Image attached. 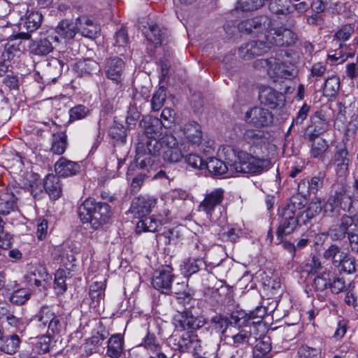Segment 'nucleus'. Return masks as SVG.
Segmentation results:
<instances>
[{
  "label": "nucleus",
  "mask_w": 358,
  "mask_h": 358,
  "mask_svg": "<svg viewBox=\"0 0 358 358\" xmlns=\"http://www.w3.org/2000/svg\"><path fill=\"white\" fill-rule=\"evenodd\" d=\"M66 271L63 269H58L55 274V289L58 294H62L66 290L65 283Z\"/></svg>",
  "instance_id": "09e8293b"
},
{
  "label": "nucleus",
  "mask_w": 358,
  "mask_h": 358,
  "mask_svg": "<svg viewBox=\"0 0 358 358\" xmlns=\"http://www.w3.org/2000/svg\"><path fill=\"white\" fill-rule=\"evenodd\" d=\"M31 274L34 277L41 278L44 281H48L50 278V276L48 273L46 268L41 265L35 267L34 269L31 271Z\"/></svg>",
  "instance_id": "774afa93"
},
{
  "label": "nucleus",
  "mask_w": 358,
  "mask_h": 358,
  "mask_svg": "<svg viewBox=\"0 0 358 358\" xmlns=\"http://www.w3.org/2000/svg\"><path fill=\"white\" fill-rule=\"evenodd\" d=\"M31 296V291L27 288H21L15 290L10 296L11 303L21 305L28 301Z\"/></svg>",
  "instance_id": "4c0bfd02"
},
{
  "label": "nucleus",
  "mask_w": 358,
  "mask_h": 358,
  "mask_svg": "<svg viewBox=\"0 0 358 358\" xmlns=\"http://www.w3.org/2000/svg\"><path fill=\"white\" fill-rule=\"evenodd\" d=\"M301 201L302 206L299 210L296 209L297 216L299 217V222H301L302 224H306L321 211L322 203L317 199L313 200L308 207L303 210V201L301 199Z\"/></svg>",
  "instance_id": "412c9836"
},
{
  "label": "nucleus",
  "mask_w": 358,
  "mask_h": 358,
  "mask_svg": "<svg viewBox=\"0 0 358 358\" xmlns=\"http://www.w3.org/2000/svg\"><path fill=\"white\" fill-rule=\"evenodd\" d=\"M259 25L260 22L256 20L251 19L241 22L238 25V29L241 31L250 33L253 29H257Z\"/></svg>",
  "instance_id": "e2e57ef3"
},
{
  "label": "nucleus",
  "mask_w": 358,
  "mask_h": 358,
  "mask_svg": "<svg viewBox=\"0 0 358 358\" xmlns=\"http://www.w3.org/2000/svg\"><path fill=\"white\" fill-rule=\"evenodd\" d=\"M33 343V350L38 353H46L49 352L51 343L50 336H42L35 339Z\"/></svg>",
  "instance_id": "c9c22d12"
},
{
  "label": "nucleus",
  "mask_w": 358,
  "mask_h": 358,
  "mask_svg": "<svg viewBox=\"0 0 358 358\" xmlns=\"http://www.w3.org/2000/svg\"><path fill=\"white\" fill-rule=\"evenodd\" d=\"M107 337V334L105 331H93L92 336L87 340L86 343V347L88 345H92V348H90V350L94 351L96 348L101 345L103 341H104Z\"/></svg>",
  "instance_id": "a18cd8bd"
},
{
  "label": "nucleus",
  "mask_w": 358,
  "mask_h": 358,
  "mask_svg": "<svg viewBox=\"0 0 358 358\" xmlns=\"http://www.w3.org/2000/svg\"><path fill=\"white\" fill-rule=\"evenodd\" d=\"M166 99L165 90L163 87H160L154 94L152 98L151 103L152 108L154 110H159L162 106Z\"/></svg>",
  "instance_id": "603ef678"
},
{
  "label": "nucleus",
  "mask_w": 358,
  "mask_h": 358,
  "mask_svg": "<svg viewBox=\"0 0 358 358\" xmlns=\"http://www.w3.org/2000/svg\"><path fill=\"white\" fill-rule=\"evenodd\" d=\"M174 275L173 268L169 265L162 266L155 272L152 278V285L163 293H167L171 287Z\"/></svg>",
  "instance_id": "9b49d317"
},
{
  "label": "nucleus",
  "mask_w": 358,
  "mask_h": 358,
  "mask_svg": "<svg viewBox=\"0 0 358 358\" xmlns=\"http://www.w3.org/2000/svg\"><path fill=\"white\" fill-rule=\"evenodd\" d=\"M205 169L215 175H222L226 173L227 171H231L226 162L215 157L209 158L206 162Z\"/></svg>",
  "instance_id": "c85d7f7f"
},
{
  "label": "nucleus",
  "mask_w": 358,
  "mask_h": 358,
  "mask_svg": "<svg viewBox=\"0 0 358 358\" xmlns=\"http://www.w3.org/2000/svg\"><path fill=\"white\" fill-rule=\"evenodd\" d=\"M123 350V338L120 334L113 335L108 341L106 355L111 358H117Z\"/></svg>",
  "instance_id": "393cba45"
},
{
  "label": "nucleus",
  "mask_w": 358,
  "mask_h": 358,
  "mask_svg": "<svg viewBox=\"0 0 358 358\" xmlns=\"http://www.w3.org/2000/svg\"><path fill=\"white\" fill-rule=\"evenodd\" d=\"M29 176L30 184L29 188L31 193L34 197L39 196L44 189V182H42L41 179L37 174L31 173Z\"/></svg>",
  "instance_id": "79ce46f5"
},
{
  "label": "nucleus",
  "mask_w": 358,
  "mask_h": 358,
  "mask_svg": "<svg viewBox=\"0 0 358 358\" xmlns=\"http://www.w3.org/2000/svg\"><path fill=\"white\" fill-rule=\"evenodd\" d=\"M169 212H164V217L160 219L157 218L155 215L150 217H143L136 224V232H155L159 227L167 223L169 221L168 217Z\"/></svg>",
  "instance_id": "f8f14e48"
},
{
  "label": "nucleus",
  "mask_w": 358,
  "mask_h": 358,
  "mask_svg": "<svg viewBox=\"0 0 358 358\" xmlns=\"http://www.w3.org/2000/svg\"><path fill=\"white\" fill-rule=\"evenodd\" d=\"M140 126L144 129L145 141L139 142L136 147V163L141 169H155L157 164L158 157L163 150L164 143L162 142L157 118L145 117L140 122Z\"/></svg>",
  "instance_id": "f257e3e1"
},
{
  "label": "nucleus",
  "mask_w": 358,
  "mask_h": 358,
  "mask_svg": "<svg viewBox=\"0 0 358 358\" xmlns=\"http://www.w3.org/2000/svg\"><path fill=\"white\" fill-rule=\"evenodd\" d=\"M321 268V263L317 257L313 255L308 262L303 266L302 271L303 273L309 275L317 273Z\"/></svg>",
  "instance_id": "49530a36"
},
{
  "label": "nucleus",
  "mask_w": 358,
  "mask_h": 358,
  "mask_svg": "<svg viewBox=\"0 0 358 358\" xmlns=\"http://www.w3.org/2000/svg\"><path fill=\"white\" fill-rule=\"evenodd\" d=\"M264 0H238L236 8L242 11H253L261 8Z\"/></svg>",
  "instance_id": "58836bf2"
},
{
  "label": "nucleus",
  "mask_w": 358,
  "mask_h": 358,
  "mask_svg": "<svg viewBox=\"0 0 358 358\" xmlns=\"http://www.w3.org/2000/svg\"><path fill=\"white\" fill-rule=\"evenodd\" d=\"M162 142L164 143L162 150V157L168 162H178L183 157L181 150L178 147L176 138L170 133L165 131L161 133Z\"/></svg>",
  "instance_id": "6e6552de"
},
{
  "label": "nucleus",
  "mask_w": 358,
  "mask_h": 358,
  "mask_svg": "<svg viewBox=\"0 0 358 358\" xmlns=\"http://www.w3.org/2000/svg\"><path fill=\"white\" fill-rule=\"evenodd\" d=\"M78 68L81 69L82 72L90 74L98 69V64L94 60L87 59L80 62L78 63Z\"/></svg>",
  "instance_id": "680f3d73"
},
{
  "label": "nucleus",
  "mask_w": 358,
  "mask_h": 358,
  "mask_svg": "<svg viewBox=\"0 0 358 358\" xmlns=\"http://www.w3.org/2000/svg\"><path fill=\"white\" fill-rule=\"evenodd\" d=\"M157 203V199L149 196H140L132 203L131 208L134 212L139 216L151 213Z\"/></svg>",
  "instance_id": "a211bd4d"
},
{
  "label": "nucleus",
  "mask_w": 358,
  "mask_h": 358,
  "mask_svg": "<svg viewBox=\"0 0 358 358\" xmlns=\"http://www.w3.org/2000/svg\"><path fill=\"white\" fill-rule=\"evenodd\" d=\"M90 295L92 300L100 301L104 296L103 284L101 282H94L90 289Z\"/></svg>",
  "instance_id": "bf43d9fd"
},
{
  "label": "nucleus",
  "mask_w": 358,
  "mask_h": 358,
  "mask_svg": "<svg viewBox=\"0 0 358 358\" xmlns=\"http://www.w3.org/2000/svg\"><path fill=\"white\" fill-rule=\"evenodd\" d=\"M347 253L343 251L336 245H331L324 252V257L326 259H331L336 266H340L344 258L347 257Z\"/></svg>",
  "instance_id": "cd10ccee"
},
{
  "label": "nucleus",
  "mask_w": 358,
  "mask_h": 358,
  "mask_svg": "<svg viewBox=\"0 0 358 358\" xmlns=\"http://www.w3.org/2000/svg\"><path fill=\"white\" fill-rule=\"evenodd\" d=\"M340 88V79L337 76H331L326 80L324 90L330 96L335 95Z\"/></svg>",
  "instance_id": "3c124183"
},
{
  "label": "nucleus",
  "mask_w": 358,
  "mask_h": 358,
  "mask_svg": "<svg viewBox=\"0 0 358 358\" xmlns=\"http://www.w3.org/2000/svg\"><path fill=\"white\" fill-rule=\"evenodd\" d=\"M20 341L17 335H12L4 340L0 350L8 355L14 354L20 347Z\"/></svg>",
  "instance_id": "e433bc0d"
},
{
  "label": "nucleus",
  "mask_w": 358,
  "mask_h": 358,
  "mask_svg": "<svg viewBox=\"0 0 358 358\" xmlns=\"http://www.w3.org/2000/svg\"><path fill=\"white\" fill-rule=\"evenodd\" d=\"M255 66L256 68L266 69L268 74L272 78L280 77L287 78L292 76L294 71L292 66H288L273 57L269 59H258L255 61Z\"/></svg>",
  "instance_id": "0eeeda50"
},
{
  "label": "nucleus",
  "mask_w": 358,
  "mask_h": 358,
  "mask_svg": "<svg viewBox=\"0 0 358 358\" xmlns=\"http://www.w3.org/2000/svg\"><path fill=\"white\" fill-rule=\"evenodd\" d=\"M70 120L75 121L83 119L87 117L90 111V110L83 105H78L71 108L69 111Z\"/></svg>",
  "instance_id": "c03bdc74"
},
{
  "label": "nucleus",
  "mask_w": 358,
  "mask_h": 358,
  "mask_svg": "<svg viewBox=\"0 0 358 358\" xmlns=\"http://www.w3.org/2000/svg\"><path fill=\"white\" fill-rule=\"evenodd\" d=\"M183 134L187 141L193 145H199L202 141L201 126L196 122H189L183 128Z\"/></svg>",
  "instance_id": "4be33fe9"
},
{
  "label": "nucleus",
  "mask_w": 358,
  "mask_h": 358,
  "mask_svg": "<svg viewBox=\"0 0 358 358\" xmlns=\"http://www.w3.org/2000/svg\"><path fill=\"white\" fill-rule=\"evenodd\" d=\"M269 159L254 156L250 153L240 151L238 152L237 161L230 164L231 172L237 173L261 174L271 168Z\"/></svg>",
  "instance_id": "7ed1b4c3"
},
{
  "label": "nucleus",
  "mask_w": 358,
  "mask_h": 358,
  "mask_svg": "<svg viewBox=\"0 0 358 358\" xmlns=\"http://www.w3.org/2000/svg\"><path fill=\"white\" fill-rule=\"evenodd\" d=\"M185 161L188 165L194 169L200 170L205 169L206 162L203 161L202 159L197 155L190 154L185 158Z\"/></svg>",
  "instance_id": "13d9d810"
},
{
  "label": "nucleus",
  "mask_w": 358,
  "mask_h": 358,
  "mask_svg": "<svg viewBox=\"0 0 358 358\" xmlns=\"http://www.w3.org/2000/svg\"><path fill=\"white\" fill-rule=\"evenodd\" d=\"M223 199V190L216 189L205 196L200 204V208L208 215H210L215 207L219 205Z\"/></svg>",
  "instance_id": "6ab92c4d"
},
{
  "label": "nucleus",
  "mask_w": 358,
  "mask_h": 358,
  "mask_svg": "<svg viewBox=\"0 0 358 358\" xmlns=\"http://www.w3.org/2000/svg\"><path fill=\"white\" fill-rule=\"evenodd\" d=\"M15 198L13 193L2 192L0 194V214L8 215L14 209Z\"/></svg>",
  "instance_id": "c756f323"
},
{
  "label": "nucleus",
  "mask_w": 358,
  "mask_h": 358,
  "mask_svg": "<svg viewBox=\"0 0 358 358\" xmlns=\"http://www.w3.org/2000/svg\"><path fill=\"white\" fill-rule=\"evenodd\" d=\"M141 345L143 346L148 350L152 352H157L156 356H154L155 357H157L158 354H162L161 352H159L160 351V345L156 337L152 334H148L144 338ZM152 357V356H151L150 358Z\"/></svg>",
  "instance_id": "a19ab883"
},
{
  "label": "nucleus",
  "mask_w": 358,
  "mask_h": 358,
  "mask_svg": "<svg viewBox=\"0 0 358 358\" xmlns=\"http://www.w3.org/2000/svg\"><path fill=\"white\" fill-rule=\"evenodd\" d=\"M55 169L59 176L69 177L79 172L80 165L76 162L61 157L55 164Z\"/></svg>",
  "instance_id": "aec40b11"
},
{
  "label": "nucleus",
  "mask_w": 358,
  "mask_h": 358,
  "mask_svg": "<svg viewBox=\"0 0 358 358\" xmlns=\"http://www.w3.org/2000/svg\"><path fill=\"white\" fill-rule=\"evenodd\" d=\"M243 140L251 146L262 148L270 141V134L264 131L248 129L243 134Z\"/></svg>",
  "instance_id": "dca6fc26"
},
{
  "label": "nucleus",
  "mask_w": 358,
  "mask_h": 358,
  "mask_svg": "<svg viewBox=\"0 0 358 358\" xmlns=\"http://www.w3.org/2000/svg\"><path fill=\"white\" fill-rule=\"evenodd\" d=\"M266 41H252L247 43L244 47L239 49L241 55L243 58L249 59L255 55H260L270 49L272 44Z\"/></svg>",
  "instance_id": "f3484780"
},
{
  "label": "nucleus",
  "mask_w": 358,
  "mask_h": 358,
  "mask_svg": "<svg viewBox=\"0 0 358 358\" xmlns=\"http://www.w3.org/2000/svg\"><path fill=\"white\" fill-rule=\"evenodd\" d=\"M279 2L289 3V0H278ZM269 8L271 12L275 14L286 15L289 13L293 10V6L291 4L289 5H280L276 0H273L269 6Z\"/></svg>",
  "instance_id": "37998d69"
},
{
  "label": "nucleus",
  "mask_w": 358,
  "mask_h": 358,
  "mask_svg": "<svg viewBox=\"0 0 358 358\" xmlns=\"http://www.w3.org/2000/svg\"><path fill=\"white\" fill-rule=\"evenodd\" d=\"M348 152L345 148L338 150L335 155V162L338 166H341L343 172H345L348 166Z\"/></svg>",
  "instance_id": "864d4df0"
},
{
  "label": "nucleus",
  "mask_w": 358,
  "mask_h": 358,
  "mask_svg": "<svg viewBox=\"0 0 358 358\" xmlns=\"http://www.w3.org/2000/svg\"><path fill=\"white\" fill-rule=\"evenodd\" d=\"M6 320L10 326L15 327L20 331H23L25 328L24 321L16 317L13 315H8L6 317Z\"/></svg>",
  "instance_id": "0e129e2a"
},
{
  "label": "nucleus",
  "mask_w": 358,
  "mask_h": 358,
  "mask_svg": "<svg viewBox=\"0 0 358 358\" xmlns=\"http://www.w3.org/2000/svg\"><path fill=\"white\" fill-rule=\"evenodd\" d=\"M329 148L328 143L323 138L313 140L310 148V155L313 158H321Z\"/></svg>",
  "instance_id": "72a5a7b5"
},
{
  "label": "nucleus",
  "mask_w": 358,
  "mask_h": 358,
  "mask_svg": "<svg viewBox=\"0 0 358 358\" xmlns=\"http://www.w3.org/2000/svg\"><path fill=\"white\" fill-rule=\"evenodd\" d=\"M43 20L41 13L31 11L26 17L24 26L29 31H33L40 27Z\"/></svg>",
  "instance_id": "f704fd0d"
},
{
  "label": "nucleus",
  "mask_w": 358,
  "mask_h": 358,
  "mask_svg": "<svg viewBox=\"0 0 358 358\" xmlns=\"http://www.w3.org/2000/svg\"><path fill=\"white\" fill-rule=\"evenodd\" d=\"M354 220L348 215L343 216L341 220V224L338 227L331 229L329 234L331 239L336 241L343 238L348 233V228L352 226Z\"/></svg>",
  "instance_id": "a878e982"
},
{
  "label": "nucleus",
  "mask_w": 358,
  "mask_h": 358,
  "mask_svg": "<svg viewBox=\"0 0 358 358\" xmlns=\"http://www.w3.org/2000/svg\"><path fill=\"white\" fill-rule=\"evenodd\" d=\"M251 327L246 325L244 329L238 330V331L231 336L234 345L236 347L247 345L251 338Z\"/></svg>",
  "instance_id": "473e14b6"
},
{
  "label": "nucleus",
  "mask_w": 358,
  "mask_h": 358,
  "mask_svg": "<svg viewBox=\"0 0 358 358\" xmlns=\"http://www.w3.org/2000/svg\"><path fill=\"white\" fill-rule=\"evenodd\" d=\"M269 44L278 46H289L296 40V34L290 29L284 27H271L266 34Z\"/></svg>",
  "instance_id": "1a4fd4ad"
},
{
  "label": "nucleus",
  "mask_w": 358,
  "mask_h": 358,
  "mask_svg": "<svg viewBox=\"0 0 358 358\" xmlns=\"http://www.w3.org/2000/svg\"><path fill=\"white\" fill-rule=\"evenodd\" d=\"M202 263V260L197 259H189L184 262L183 270L185 273L189 275L195 273L199 271V268Z\"/></svg>",
  "instance_id": "6e6d98bb"
},
{
  "label": "nucleus",
  "mask_w": 358,
  "mask_h": 358,
  "mask_svg": "<svg viewBox=\"0 0 358 358\" xmlns=\"http://www.w3.org/2000/svg\"><path fill=\"white\" fill-rule=\"evenodd\" d=\"M300 358H322V352L318 348L301 346L298 351Z\"/></svg>",
  "instance_id": "8fccbe9b"
},
{
  "label": "nucleus",
  "mask_w": 358,
  "mask_h": 358,
  "mask_svg": "<svg viewBox=\"0 0 358 358\" xmlns=\"http://www.w3.org/2000/svg\"><path fill=\"white\" fill-rule=\"evenodd\" d=\"M145 36L148 40L155 46L162 43V34L159 28L155 24H151L149 27V31L146 32Z\"/></svg>",
  "instance_id": "de8ad7c7"
},
{
  "label": "nucleus",
  "mask_w": 358,
  "mask_h": 358,
  "mask_svg": "<svg viewBox=\"0 0 358 358\" xmlns=\"http://www.w3.org/2000/svg\"><path fill=\"white\" fill-rule=\"evenodd\" d=\"M354 32V27L351 24H345L335 34V38L338 41H345Z\"/></svg>",
  "instance_id": "052dcab7"
},
{
  "label": "nucleus",
  "mask_w": 358,
  "mask_h": 358,
  "mask_svg": "<svg viewBox=\"0 0 358 358\" xmlns=\"http://www.w3.org/2000/svg\"><path fill=\"white\" fill-rule=\"evenodd\" d=\"M220 156L223 157L227 161V164L230 167V164H234L233 158L238 155L234 148L230 145H223L219 150Z\"/></svg>",
  "instance_id": "5fc2aeb1"
},
{
  "label": "nucleus",
  "mask_w": 358,
  "mask_h": 358,
  "mask_svg": "<svg viewBox=\"0 0 358 358\" xmlns=\"http://www.w3.org/2000/svg\"><path fill=\"white\" fill-rule=\"evenodd\" d=\"M175 120V113L174 111L169 108H165L161 114V121L160 124H162L164 127H170L172 123Z\"/></svg>",
  "instance_id": "4d7b16f0"
},
{
  "label": "nucleus",
  "mask_w": 358,
  "mask_h": 358,
  "mask_svg": "<svg viewBox=\"0 0 358 358\" xmlns=\"http://www.w3.org/2000/svg\"><path fill=\"white\" fill-rule=\"evenodd\" d=\"M34 320L40 323L43 329L48 327V331L53 334L62 333L65 328V322L62 315L55 313L48 306H43L36 314Z\"/></svg>",
  "instance_id": "39448f33"
},
{
  "label": "nucleus",
  "mask_w": 358,
  "mask_h": 358,
  "mask_svg": "<svg viewBox=\"0 0 358 358\" xmlns=\"http://www.w3.org/2000/svg\"><path fill=\"white\" fill-rule=\"evenodd\" d=\"M301 206V199L293 197L286 206L279 210L280 224L276 231L278 238L292 234L298 224H302L299 222L296 211V209L299 210Z\"/></svg>",
  "instance_id": "20e7f679"
},
{
  "label": "nucleus",
  "mask_w": 358,
  "mask_h": 358,
  "mask_svg": "<svg viewBox=\"0 0 358 358\" xmlns=\"http://www.w3.org/2000/svg\"><path fill=\"white\" fill-rule=\"evenodd\" d=\"M245 121L256 127H267L272 123L273 115L268 109L255 107L245 113Z\"/></svg>",
  "instance_id": "9d476101"
},
{
  "label": "nucleus",
  "mask_w": 358,
  "mask_h": 358,
  "mask_svg": "<svg viewBox=\"0 0 358 358\" xmlns=\"http://www.w3.org/2000/svg\"><path fill=\"white\" fill-rule=\"evenodd\" d=\"M254 358H271V343L269 337H263L257 341L253 349Z\"/></svg>",
  "instance_id": "b1692460"
},
{
  "label": "nucleus",
  "mask_w": 358,
  "mask_h": 358,
  "mask_svg": "<svg viewBox=\"0 0 358 358\" xmlns=\"http://www.w3.org/2000/svg\"><path fill=\"white\" fill-rule=\"evenodd\" d=\"M259 99L262 103L271 108L282 106L285 102L284 95L269 87H263L260 89Z\"/></svg>",
  "instance_id": "4468645a"
},
{
  "label": "nucleus",
  "mask_w": 358,
  "mask_h": 358,
  "mask_svg": "<svg viewBox=\"0 0 358 358\" xmlns=\"http://www.w3.org/2000/svg\"><path fill=\"white\" fill-rule=\"evenodd\" d=\"M58 44V37L53 36V32L50 30L45 34H41L40 38L31 40L29 45V50L31 53L44 56L50 53Z\"/></svg>",
  "instance_id": "423d86ee"
},
{
  "label": "nucleus",
  "mask_w": 358,
  "mask_h": 358,
  "mask_svg": "<svg viewBox=\"0 0 358 358\" xmlns=\"http://www.w3.org/2000/svg\"><path fill=\"white\" fill-rule=\"evenodd\" d=\"M44 189L54 199L61 196L62 191L59 180L52 174L48 175L44 179Z\"/></svg>",
  "instance_id": "bb28decb"
},
{
  "label": "nucleus",
  "mask_w": 358,
  "mask_h": 358,
  "mask_svg": "<svg viewBox=\"0 0 358 358\" xmlns=\"http://www.w3.org/2000/svg\"><path fill=\"white\" fill-rule=\"evenodd\" d=\"M50 33L53 32V36H58V44L66 43L73 38L78 30L77 21L76 22H69L68 20L62 21L55 29H50Z\"/></svg>",
  "instance_id": "ddd939ff"
},
{
  "label": "nucleus",
  "mask_w": 358,
  "mask_h": 358,
  "mask_svg": "<svg viewBox=\"0 0 358 358\" xmlns=\"http://www.w3.org/2000/svg\"><path fill=\"white\" fill-rule=\"evenodd\" d=\"M124 63L121 59H109L105 68L107 78L116 83H120L124 78Z\"/></svg>",
  "instance_id": "2eb2a0df"
},
{
  "label": "nucleus",
  "mask_w": 358,
  "mask_h": 358,
  "mask_svg": "<svg viewBox=\"0 0 358 358\" xmlns=\"http://www.w3.org/2000/svg\"><path fill=\"white\" fill-rule=\"evenodd\" d=\"M48 222L44 219H38L37 221V237L40 240H43L47 234Z\"/></svg>",
  "instance_id": "69168bd1"
},
{
  "label": "nucleus",
  "mask_w": 358,
  "mask_h": 358,
  "mask_svg": "<svg viewBox=\"0 0 358 358\" xmlns=\"http://www.w3.org/2000/svg\"><path fill=\"white\" fill-rule=\"evenodd\" d=\"M322 181L319 177H313L308 181V193L315 194L318 189L322 187Z\"/></svg>",
  "instance_id": "338daca9"
},
{
  "label": "nucleus",
  "mask_w": 358,
  "mask_h": 358,
  "mask_svg": "<svg viewBox=\"0 0 358 358\" xmlns=\"http://www.w3.org/2000/svg\"><path fill=\"white\" fill-rule=\"evenodd\" d=\"M66 148V135L59 132L53 135L51 150L57 155H62Z\"/></svg>",
  "instance_id": "2f4dec72"
},
{
  "label": "nucleus",
  "mask_w": 358,
  "mask_h": 358,
  "mask_svg": "<svg viewBox=\"0 0 358 358\" xmlns=\"http://www.w3.org/2000/svg\"><path fill=\"white\" fill-rule=\"evenodd\" d=\"M110 207L106 203L86 199L78 208V215L83 223H90L93 229L106 224L110 217Z\"/></svg>",
  "instance_id": "f03ea898"
},
{
  "label": "nucleus",
  "mask_w": 358,
  "mask_h": 358,
  "mask_svg": "<svg viewBox=\"0 0 358 358\" xmlns=\"http://www.w3.org/2000/svg\"><path fill=\"white\" fill-rule=\"evenodd\" d=\"M212 327L218 333L224 335L225 338L229 337L227 334L229 321L227 319L222 317L220 315H216L212 318Z\"/></svg>",
  "instance_id": "ea45409f"
},
{
  "label": "nucleus",
  "mask_w": 358,
  "mask_h": 358,
  "mask_svg": "<svg viewBox=\"0 0 358 358\" xmlns=\"http://www.w3.org/2000/svg\"><path fill=\"white\" fill-rule=\"evenodd\" d=\"M77 24L78 30L83 36L93 38L96 36L99 31V27L86 16L78 17Z\"/></svg>",
  "instance_id": "5701e85b"
},
{
  "label": "nucleus",
  "mask_w": 358,
  "mask_h": 358,
  "mask_svg": "<svg viewBox=\"0 0 358 358\" xmlns=\"http://www.w3.org/2000/svg\"><path fill=\"white\" fill-rule=\"evenodd\" d=\"M333 273L331 271H324L317 275L313 281V286L319 291H323L331 285Z\"/></svg>",
  "instance_id": "7c9ffc66"
}]
</instances>
